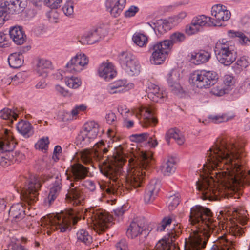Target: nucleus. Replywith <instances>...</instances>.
<instances>
[{
    "instance_id": "1",
    "label": "nucleus",
    "mask_w": 250,
    "mask_h": 250,
    "mask_svg": "<svg viewBox=\"0 0 250 250\" xmlns=\"http://www.w3.org/2000/svg\"><path fill=\"white\" fill-rule=\"evenodd\" d=\"M203 165L206 178L196 182V188L203 200H218L225 197L228 190L250 184V170L247 168L243 146L235 139L218 138L207 152Z\"/></svg>"
},
{
    "instance_id": "2",
    "label": "nucleus",
    "mask_w": 250,
    "mask_h": 250,
    "mask_svg": "<svg viewBox=\"0 0 250 250\" xmlns=\"http://www.w3.org/2000/svg\"><path fill=\"white\" fill-rule=\"evenodd\" d=\"M126 161L125 154L121 145L115 147L113 156H107L100 166L101 173L112 181L105 190L108 194L123 195L127 191L142 186L146 174L145 170L147 169L152 164V157L150 152L141 151L137 156L128 160L127 174L122 171V166Z\"/></svg>"
},
{
    "instance_id": "3",
    "label": "nucleus",
    "mask_w": 250,
    "mask_h": 250,
    "mask_svg": "<svg viewBox=\"0 0 250 250\" xmlns=\"http://www.w3.org/2000/svg\"><path fill=\"white\" fill-rule=\"evenodd\" d=\"M83 217L87 219L88 224H93L94 230L100 234L109 227L112 217L104 210L102 209H83L75 208L60 214H50L41 218V226L48 235L55 230L61 232L66 231L72 224L75 225Z\"/></svg>"
},
{
    "instance_id": "4",
    "label": "nucleus",
    "mask_w": 250,
    "mask_h": 250,
    "mask_svg": "<svg viewBox=\"0 0 250 250\" xmlns=\"http://www.w3.org/2000/svg\"><path fill=\"white\" fill-rule=\"evenodd\" d=\"M189 221L194 228L185 239V250H203L218 223L209 208L199 205L191 208Z\"/></svg>"
},
{
    "instance_id": "5",
    "label": "nucleus",
    "mask_w": 250,
    "mask_h": 250,
    "mask_svg": "<svg viewBox=\"0 0 250 250\" xmlns=\"http://www.w3.org/2000/svg\"><path fill=\"white\" fill-rule=\"evenodd\" d=\"M87 173V168L80 164L71 165L66 171L67 179L71 182L66 199L73 205H83L85 199V195L80 184L82 180L86 177Z\"/></svg>"
},
{
    "instance_id": "6",
    "label": "nucleus",
    "mask_w": 250,
    "mask_h": 250,
    "mask_svg": "<svg viewBox=\"0 0 250 250\" xmlns=\"http://www.w3.org/2000/svg\"><path fill=\"white\" fill-rule=\"evenodd\" d=\"M41 187L39 180L33 177L29 180L22 177L21 181L18 182L15 185V188L18 193L21 194V199L31 205L38 200V190Z\"/></svg>"
},
{
    "instance_id": "7",
    "label": "nucleus",
    "mask_w": 250,
    "mask_h": 250,
    "mask_svg": "<svg viewBox=\"0 0 250 250\" xmlns=\"http://www.w3.org/2000/svg\"><path fill=\"white\" fill-rule=\"evenodd\" d=\"M214 51L218 62L225 66L230 65L237 58L233 43L225 39L220 40L216 42Z\"/></svg>"
},
{
    "instance_id": "8",
    "label": "nucleus",
    "mask_w": 250,
    "mask_h": 250,
    "mask_svg": "<svg viewBox=\"0 0 250 250\" xmlns=\"http://www.w3.org/2000/svg\"><path fill=\"white\" fill-rule=\"evenodd\" d=\"M228 231L229 234L225 233L218 237L210 250H234L235 242L230 237H241L244 233V228L237 224H233L229 227Z\"/></svg>"
},
{
    "instance_id": "9",
    "label": "nucleus",
    "mask_w": 250,
    "mask_h": 250,
    "mask_svg": "<svg viewBox=\"0 0 250 250\" xmlns=\"http://www.w3.org/2000/svg\"><path fill=\"white\" fill-rule=\"evenodd\" d=\"M218 79V74L215 71L197 70L190 75L189 83L193 88H208L214 85Z\"/></svg>"
},
{
    "instance_id": "10",
    "label": "nucleus",
    "mask_w": 250,
    "mask_h": 250,
    "mask_svg": "<svg viewBox=\"0 0 250 250\" xmlns=\"http://www.w3.org/2000/svg\"><path fill=\"white\" fill-rule=\"evenodd\" d=\"M104 130L94 121L85 123L77 137V141L82 146H87L93 142L98 136H101Z\"/></svg>"
},
{
    "instance_id": "11",
    "label": "nucleus",
    "mask_w": 250,
    "mask_h": 250,
    "mask_svg": "<svg viewBox=\"0 0 250 250\" xmlns=\"http://www.w3.org/2000/svg\"><path fill=\"white\" fill-rule=\"evenodd\" d=\"M4 1L0 6V26L8 20L10 15L23 11L26 6L25 0H0Z\"/></svg>"
},
{
    "instance_id": "12",
    "label": "nucleus",
    "mask_w": 250,
    "mask_h": 250,
    "mask_svg": "<svg viewBox=\"0 0 250 250\" xmlns=\"http://www.w3.org/2000/svg\"><path fill=\"white\" fill-rule=\"evenodd\" d=\"M108 150L104 141L101 140L95 144L91 150L85 149L80 154L82 162L85 164H90L93 158L101 160L103 154H105Z\"/></svg>"
},
{
    "instance_id": "13",
    "label": "nucleus",
    "mask_w": 250,
    "mask_h": 250,
    "mask_svg": "<svg viewBox=\"0 0 250 250\" xmlns=\"http://www.w3.org/2000/svg\"><path fill=\"white\" fill-rule=\"evenodd\" d=\"M2 137L0 139V152L4 153L10 164L15 162L14 152L13 151L15 143L11 133L7 129L3 130Z\"/></svg>"
},
{
    "instance_id": "14",
    "label": "nucleus",
    "mask_w": 250,
    "mask_h": 250,
    "mask_svg": "<svg viewBox=\"0 0 250 250\" xmlns=\"http://www.w3.org/2000/svg\"><path fill=\"white\" fill-rule=\"evenodd\" d=\"M164 44V42L161 41L150 46L149 51L151 56L150 61L151 64L160 65L165 61L171 50Z\"/></svg>"
},
{
    "instance_id": "15",
    "label": "nucleus",
    "mask_w": 250,
    "mask_h": 250,
    "mask_svg": "<svg viewBox=\"0 0 250 250\" xmlns=\"http://www.w3.org/2000/svg\"><path fill=\"white\" fill-rule=\"evenodd\" d=\"M119 62L124 69L130 76L139 74L140 66L135 57L130 52H124L119 56Z\"/></svg>"
},
{
    "instance_id": "16",
    "label": "nucleus",
    "mask_w": 250,
    "mask_h": 250,
    "mask_svg": "<svg viewBox=\"0 0 250 250\" xmlns=\"http://www.w3.org/2000/svg\"><path fill=\"white\" fill-rule=\"evenodd\" d=\"M119 62L124 69L130 76L139 74L140 66L135 57L130 52H124L119 56Z\"/></svg>"
},
{
    "instance_id": "17",
    "label": "nucleus",
    "mask_w": 250,
    "mask_h": 250,
    "mask_svg": "<svg viewBox=\"0 0 250 250\" xmlns=\"http://www.w3.org/2000/svg\"><path fill=\"white\" fill-rule=\"evenodd\" d=\"M149 233V230L138 220L132 221L126 231V234L128 237L138 239L140 243L145 242Z\"/></svg>"
},
{
    "instance_id": "18",
    "label": "nucleus",
    "mask_w": 250,
    "mask_h": 250,
    "mask_svg": "<svg viewBox=\"0 0 250 250\" xmlns=\"http://www.w3.org/2000/svg\"><path fill=\"white\" fill-rule=\"evenodd\" d=\"M214 20L212 18L204 15L194 17L189 25L186 28V32L188 35H192L201 31L203 27L216 25Z\"/></svg>"
},
{
    "instance_id": "19",
    "label": "nucleus",
    "mask_w": 250,
    "mask_h": 250,
    "mask_svg": "<svg viewBox=\"0 0 250 250\" xmlns=\"http://www.w3.org/2000/svg\"><path fill=\"white\" fill-rule=\"evenodd\" d=\"M241 24L243 31L245 32L249 37L246 36L243 33L229 30L228 34L230 37L239 38V42L241 44L249 45L250 43V18L244 16L241 20Z\"/></svg>"
},
{
    "instance_id": "20",
    "label": "nucleus",
    "mask_w": 250,
    "mask_h": 250,
    "mask_svg": "<svg viewBox=\"0 0 250 250\" xmlns=\"http://www.w3.org/2000/svg\"><path fill=\"white\" fill-rule=\"evenodd\" d=\"M88 62V59L85 54H77L66 64V71L72 73L80 72Z\"/></svg>"
},
{
    "instance_id": "21",
    "label": "nucleus",
    "mask_w": 250,
    "mask_h": 250,
    "mask_svg": "<svg viewBox=\"0 0 250 250\" xmlns=\"http://www.w3.org/2000/svg\"><path fill=\"white\" fill-rule=\"evenodd\" d=\"M140 124L143 127L149 126H155L157 123V120L154 117L152 110L148 107H141L137 113Z\"/></svg>"
},
{
    "instance_id": "22",
    "label": "nucleus",
    "mask_w": 250,
    "mask_h": 250,
    "mask_svg": "<svg viewBox=\"0 0 250 250\" xmlns=\"http://www.w3.org/2000/svg\"><path fill=\"white\" fill-rule=\"evenodd\" d=\"M103 29L101 27L94 28L85 33L79 39L82 45L92 44L99 41L103 36Z\"/></svg>"
},
{
    "instance_id": "23",
    "label": "nucleus",
    "mask_w": 250,
    "mask_h": 250,
    "mask_svg": "<svg viewBox=\"0 0 250 250\" xmlns=\"http://www.w3.org/2000/svg\"><path fill=\"white\" fill-rule=\"evenodd\" d=\"M148 98L154 102H162L166 98L167 93L160 90L157 85L150 83L146 90Z\"/></svg>"
},
{
    "instance_id": "24",
    "label": "nucleus",
    "mask_w": 250,
    "mask_h": 250,
    "mask_svg": "<svg viewBox=\"0 0 250 250\" xmlns=\"http://www.w3.org/2000/svg\"><path fill=\"white\" fill-rule=\"evenodd\" d=\"M126 4V0H106V10L114 17H118L122 12Z\"/></svg>"
},
{
    "instance_id": "25",
    "label": "nucleus",
    "mask_w": 250,
    "mask_h": 250,
    "mask_svg": "<svg viewBox=\"0 0 250 250\" xmlns=\"http://www.w3.org/2000/svg\"><path fill=\"white\" fill-rule=\"evenodd\" d=\"M211 15L214 17L217 23L221 21H228L231 16V13L227 9V7L221 4H217L212 6Z\"/></svg>"
},
{
    "instance_id": "26",
    "label": "nucleus",
    "mask_w": 250,
    "mask_h": 250,
    "mask_svg": "<svg viewBox=\"0 0 250 250\" xmlns=\"http://www.w3.org/2000/svg\"><path fill=\"white\" fill-rule=\"evenodd\" d=\"M55 181L53 183L52 186L50 188L49 195L44 202L48 206L51 205L55 200L62 189V179L60 174H57L55 177Z\"/></svg>"
},
{
    "instance_id": "27",
    "label": "nucleus",
    "mask_w": 250,
    "mask_h": 250,
    "mask_svg": "<svg viewBox=\"0 0 250 250\" xmlns=\"http://www.w3.org/2000/svg\"><path fill=\"white\" fill-rule=\"evenodd\" d=\"M180 73L176 70H172L168 74L167 83L171 91L175 94L181 92L182 87L178 81Z\"/></svg>"
},
{
    "instance_id": "28",
    "label": "nucleus",
    "mask_w": 250,
    "mask_h": 250,
    "mask_svg": "<svg viewBox=\"0 0 250 250\" xmlns=\"http://www.w3.org/2000/svg\"><path fill=\"white\" fill-rule=\"evenodd\" d=\"M9 36L17 45H21L26 41V35L21 26H13L9 31Z\"/></svg>"
},
{
    "instance_id": "29",
    "label": "nucleus",
    "mask_w": 250,
    "mask_h": 250,
    "mask_svg": "<svg viewBox=\"0 0 250 250\" xmlns=\"http://www.w3.org/2000/svg\"><path fill=\"white\" fill-rule=\"evenodd\" d=\"M116 73L113 64L111 63H103L99 67V76L106 81H108L114 78L116 75Z\"/></svg>"
},
{
    "instance_id": "30",
    "label": "nucleus",
    "mask_w": 250,
    "mask_h": 250,
    "mask_svg": "<svg viewBox=\"0 0 250 250\" xmlns=\"http://www.w3.org/2000/svg\"><path fill=\"white\" fill-rule=\"evenodd\" d=\"M9 217L13 222H18L25 217L24 208L21 204H17L11 206L9 211Z\"/></svg>"
},
{
    "instance_id": "31",
    "label": "nucleus",
    "mask_w": 250,
    "mask_h": 250,
    "mask_svg": "<svg viewBox=\"0 0 250 250\" xmlns=\"http://www.w3.org/2000/svg\"><path fill=\"white\" fill-rule=\"evenodd\" d=\"M17 129L24 138H28L34 134V130L31 124L26 121L21 120L17 125Z\"/></svg>"
},
{
    "instance_id": "32",
    "label": "nucleus",
    "mask_w": 250,
    "mask_h": 250,
    "mask_svg": "<svg viewBox=\"0 0 250 250\" xmlns=\"http://www.w3.org/2000/svg\"><path fill=\"white\" fill-rule=\"evenodd\" d=\"M210 53L201 51L198 53H195L191 55L190 62L195 65H199L207 62L210 58Z\"/></svg>"
},
{
    "instance_id": "33",
    "label": "nucleus",
    "mask_w": 250,
    "mask_h": 250,
    "mask_svg": "<svg viewBox=\"0 0 250 250\" xmlns=\"http://www.w3.org/2000/svg\"><path fill=\"white\" fill-rule=\"evenodd\" d=\"M185 39V36L183 33L180 32H175L172 34L168 39L163 41L164 45L168 47L170 50L174 44L179 43L184 41Z\"/></svg>"
},
{
    "instance_id": "34",
    "label": "nucleus",
    "mask_w": 250,
    "mask_h": 250,
    "mask_svg": "<svg viewBox=\"0 0 250 250\" xmlns=\"http://www.w3.org/2000/svg\"><path fill=\"white\" fill-rule=\"evenodd\" d=\"M165 138L168 144L170 143V138L174 139L179 145L183 144L185 141L184 136L179 132V130L174 128H171L167 131Z\"/></svg>"
},
{
    "instance_id": "35",
    "label": "nucleus",
    "mask_w": 250,
    "mask_h": 250,
    "mask_svg": "<svg viewBox=\"0 0 250 250\" xmlns=\"http://www.w3.org/2000/svg\"><path fill=\"white\" fill-rule=\"evenodd\" d=\"M8 61L11 68H18L23 63V56L19 53H14L9 56Z\"/></svg>"
},
{
    "instance_id": "36",
    "label": "nucleus",
    "mask_w": 250,
    "mask_h": 250,
    "mask_svg": "<svg viewBox=\"0 0 250 250\" xmlns=\"http://www.w3.org/2000/svg\"><path fill=\"white\" fill-rule=\"evenodd\" d=\"M175 161L173 158H169L161 166V171L165 175H169L175 172Z\"/></svg>"
},
{
    "instance_id": "37",
    "label": "nucleus",
    "mask_w": 250,
    "mask_h": 250,
    "mask_svg": "<svg viewBox=\"0 0 250 250\" xmlns=\"http://www.w3.org/2000/svg\"><path fill=\"white\" fill-rule=\"evenodd\" d=\"M18 116L17 110H12L9 108H5L0 111V117L4 120H8V124L9 125L12 124L13 120H16Z\"/></svg>"
},
{
    "instance_id": "38",
    "label": "nucleus",
    "mask_w": 250,
    "mask_h": 250,
    "mask_svg": "<svg viewBox=\"0 0 250 250\" xmlns=\"http://www.w3.org/2000/svg\"><path fill=\"white\" fill-rule=\"evenodd\" d=\"M51 66V62L50 61L44 59H39L37 65V71L40 75L46 77L47 76V70Z\"/></svg>"
},
{
    "instance_id": "39",
    "label": "nucleus",
    "mask_w": 250,
    "mask_h": 250,
    "mask_svg": "<svg viewBox=\"0 0 250 250\" xmlns=\"http://www.w3.org/2000/svg\"><path fill=\"white\" fill-rule=\"evenodd\" d=\"M77 237L79 241L84 243L86 245H89L93 241L92 236L85 230L80 229L77 233Z\"/></svg>"
},
{
    "instance_id": "40",
    "label": "nucleus",
    "mask_w": 250,
    "mask_h": 250,
    "mask_svg": "<svg viewBox=\"0 0 250 250\" xmlns=\"http://www.w3.org/2000/svg\"><path fill=\"white\" fill-rule=\"evenodd\" d=\"M134 42L140 47L146 46L148 42V38L144 34L136 33L132 37Z\"/></svg>"
},
{
    "instance_id": "41",
    "label": "nucleus",
    "mask_w": 250,
    "mask_h": 250,
    "mask_svg": "<svg viewBox=\"0 0 250 250\" xmlns=\"http://www.w3.org/2000/svg\"><path fill=\"white\" fill-rule=\"evenodd\" d=\"M161 188L160 182L157 179L152 180L147 187L146 190L148 192L153 193L154 195H158Z\"/></svg>"
},
{
    "instance_id": "42",
    "label": "nucleus",
    "mask_w": 250,
    "mask_h": 250,
    "mask_svg": "<svg viewBox=\"0 0 250 250\" xmlns=\"http://www.w3.org/2000/svg\"><path fill=\"white\" fill-rule=\"evenodd\" d=\"M180 194L176 193L173 195H170L168 197L167 201L168 208L169 210H173L180 203Z\"/></svg>"
},
{
    "instance_id": "43",
    "label": "nucleus",
    "mask_w": 250,
    "mask_h": 250,
    "mask_svg": "<svg viewBox=\"0 0 250 250\" xmlns=\"http://www.w3.org/2000/svg\"><path fill=\"white\" fill-rule=\"evenodd\" d=\"M116 84V86L120 89L122 90V92H125L133 87V84L132 83H127L125 80H119L113 83Z\"/></svg>"
},
{
    "instance_id": "44",
    "label": "nucleus",
    "mask_w": 250,
    "mask_h": 250,
    "mask_svg": "<svg viewBox=\"0 0 250 250\" xmlns=\"http://www.w3.org/2000/svg\"><path fill=\"white\" fill-rule=\"evenodd\" d=\"M65 83L69 87L74 89L78 88L82 84L80 79L73 76L67 77L65 79Z\"/></svg>"
},
{
    "instance_id": "45",
    "label": "nucleus",
    "mask_w": 250,
    "mask_h": 250,
    "mask_svg": "<svg viewBox=\"0 0 250 250\" xmlns=\"http://www.w3.org/2000/svg\"><path fill=\"white\" fill-rule=\"evenodd\" d=\"M234 116H229L226 114L218 115H210L209 116V118L214 123L227 122L232 120Z\"/></svg>"
},
{
    "instance_id": "46",
    "label": "nucleus",
    "mask_w": 250,
    "mask_h": 250,
    "mask_svg": "<svg viewBox=\"0 0 250 250\" xmlns=\"http://www.w3.org/2000/svg\"><path fill=\"white\" fill-rule=\"evenodd\" d=\"M26 78L25 73L24 72L18 73L14 77L9 76L8 79V83H13V84H18L22 83Z\"/></svg>"
},
{
    "instance_id": "47",
    "label": "nucleus",
    "mask_w": 250,
    "mask_h": 250,
    "mask_svg": "<svg viewBox=\"0 0 250 250\" xmlns=\"http://www.w3.org/2000/svg\"><path fill=\"white\" fill-rule=\"evenodd\" d=\"M62 10L65 15L71 17L74 13L73 1L71 0H67L62 6Z\"/></svg>"
},
{
    "instance_id": "48",
    "label": "nucleus",
    "mask_w": 250,
    "mask_h": 250,
    "mask_svg": "<svg viewBox=\"0 0 250 250\" xmlns=\"http://www.w3.org/2000/svg\"><path fill=\"white\" fill-rule=\"evenodd\" d=\"M49 140L47 137L43 138L40 140L35 145L36 149L46 150L48 148Z\"/></svg>"
},
{
    "instance_id": "49",
    "label": "nucleus",
    "mask_w": 250,
    "mask_h": 250,
    "mask_svg": "<svg viewBox=\"0 0 250 250\" xmlns=\"http://www.w3.org/2000/svg\"><path fill=\"white\" fill-rule=\"evenodd\" d=\"M62 2V0H44V3L51 9H57Z\"/></svg>"
},
{
    "instance_id": "50",
    "label": "nucleus",
    "mask_w": 250,
    "mask_h": 250,
    "mask_svg": "<svg viewBox=\"0 0 250 250\" xmlns=\"http://www.w3.org/2000/svg\"><path fill=\"white\" fill-rule=\"evenodd\" d=\"M139 8L135 6H131L124 13L125 18L133 17L139 11Z\"/></svg>"
},
{
    "instance_id": "51",
    "label": "nucleus",
    "mask_w": 250,
    "mask_h": 250,
    "mask_svg": "<svg viewBox=\"0 0 250 250\" xmlns=\"http://www.w3.org/2000/svg\"><path fill=\"white\" fill-rule=\"evenodd\" d=\"M187 15L188 13L186 11H182L172 18V21L176 23L180 22L187 16Z\"/></svg>"
},
{
    "instance_id": "52",
    "label": "nucleus",
    "mask_w": 250,
    "mask_h": 250,
    "mask_svg": "<svg viewBox=\"0 0 250 250\" xmlns=\"http://www.w3.org/2000/svg\"><path fill=\"white\" fill-rule=\"evenodd\" d=\"M7 38L8 36L6 34L0 32V47L5 48L9 46Z\"/></svg>"
},
{
    "instance_id": "53",
    "label": "nucleus",
    "mask_w": 250,
    "mask_h": 250,
    "mask_svg": "<svg viewBox=\"0 0 250 250\" xmlns=\"http://www.w3.org/2000/svg\"><path fill=\"white\" fill-rule=\"evenodd\" d=\"M211 93L213 95L221 96L226 93V89H224L222 86H216L211 89Z\"/></svg>"
},
{
    "instance_id": "54",
    "label": "nucleus",
    "mask_w": 250,
    "mask_h": 250,
    "mask_svg": "<svg viewBox=\"0 0 250 250\" xmlns=\"http://www.w3.org/2000/svg\"><path fill=\"white\" fill-rule=\"evenodd\" d=\"M157 195L153 194V193L150 192H148V190H146L144 195V201L146 204L152 202L155 199Z\"/></svg>"
},
{
    "instance_id": "55",
    "label": "nucleus",
    "mask_w": 250,
    "mask_h": 250,
    "mask_svg": "<svg viewBox=\"0 0 250 250\" xmlns=\"http://www.w3.org/2000/svg\"><path fill=\"white\" fill-rule=\"evenodd\" d=\"M233 211V216L234 218H235L242 225H244L247 221V219L245 217H243L240 215V213L238 212L235 209Z\"/></svg>"
},
{
    "instance_id": "56",
    "label": "nucleus",
    "mask_w": 250,
    "mask_h": 250,
    "mask_svg": "<svg viewBox=\"0 0 250 250\" xmlns=\"http://www.w3.org/2000/svg\"><path fill=\"white\" fill-rule=\"evenodd\" d=\"M106 90L108 93L111 94L122 93V90L119 89L116 86V84H114L113 83H110L107 85Z\"/></svg>"
},
{
    "instance_id": "57",
    "label": "nucleus",
    "mask_w": 250,
    "mask_h": 250,
    "mask_svg": "<svg viewBox=\"0 0 250 250\" xmlns=\"http://www.w3.org/2000/svg\"><path fill=\"white\" fill-rule=\"evenodd\" d=\"M105 119L107 123L114 125L116 122L117 118L114 113L109 112L106 114Z\"/></svg>"
},
{
    "instance_id": "58",
    "label": "nucleus",
    "mask_w": 250,
    "mask_h": 250,
    "mask_svg": "<svg viewBox=\"0 0 250 250\" xmlns=\"http://www.w3.org/2000/svg\"><path fill=\"white\" fill-rule=\"evenodd\" d=\"M117 250H129L125 239H122L116 244Z\"/></svg>"
},
{
    "instance_id": "59",
    "label": "nucleus",
    "mask_w": 250,
    "mask_h": 250,
    "mask_svg": "<svg viewBox=\"0 0 250 250\" xmlns=\"http://www.w3.org/2000/svg\"><path fill=\"white\" fill-rule=\"evenodd\" d=\"M224 83L226 86H231L234 83L233 77L229 75H225L224 77Z\"/></svg>"
},
{
    "instance_id": "60",
    "label": "nucleus",
    "mask_w": 250,
    "mask_h": 250,
    "mask_svg": "<svg viewBox=\"0 0 250 250\" xmlns=\"http://www.w3.org/2000/svg\"><path fill=\"white\" fill-rule=\"evenodd\" d=\"M149 134L147 133H143L136 134L133 135V137L137 142H141L146 140L148 137Z\"/></svg>"
},
{
    "instance_id": "61",
    "label": "nucleus",
    "mask_w": 250,
    "mask_h": 250,
    "mask_svg": "<svg viewBox=\"0 0 250 250\" xmlns=\"http://www.w3.org/2000/svg\"><path fill=\"white\" fill-rule=\"evenodd\" d=\"M60 117L62 121H67L73 119L70 113L65 111H62L60 114Z\"/></svg>"
},
{
    "instance_id": "62",
    "label": "nucleus",
    "mask_w": 250,
    "mask_h": 250,
    "mask_svg": "<svg viewBox=\"0 0 250 250\" xmlns=\"http://www.w3.org/2000/svg\"><path fill=\"white\" fill-rule=\"evenodd\" d=\"M237 64L244 69L249 65V62L245 57H242L237 61Z\"/></svg>"
},
{
    "instance_id": "63",
    "label": "nucleus",
    "mask_w": 250,
    "mask_h": 250,
    "mask_svg": "<svg viewBox=\"0 0 250 250\" xmlns=\"http://www.w3.org/2000/svg\"><path fill=\"white\" fill-rule=\"evenodd\" d=\"M0 165L2 167H6L10 165L4 153H1V154H0Z\"/></svg>"
},
{
    "instance_id": "64",
    "label": "nucleus",
    "mask_w": 250,
    "mask_h": 250,
    "mask_svg": "<svg viewBox=\"0 0 250 250\" xmlns=\"http://www.w3.org/2000/svg\"><path fill=\"white\" fill-rule=\"evenodd\" d=\"M168 236V239L170 240V241L172 242L174 241V239H176L177 237H178L179 235V232H176L175 230H172L171 232H169L167 233Z\"/></svg>"
}]
</instances>
